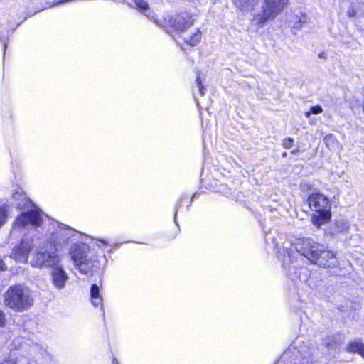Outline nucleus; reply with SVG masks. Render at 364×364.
Here are the masks:
<instances>
[{"label": "nucleus", "mask_w": 364, "mask_h": 364, "mask_svg": "<svg viewBox=\"0 0 364 364\" xmlns=\"http://www.w3.org/2000/svg\"><path fill=\"white\" fill-rule=\"evenodd\" d=\"M69 277L63 266L59 264L52 268L50 280L53 285L58 290L63 289L68 282Z\"/></svg>", "instance_id": "nucleus-11"}, {"label": "nucleus", "mask_w": 364, "mask_h": 364, "mask_svg": "<svg viewBox=\"0 0 364 364\" xmlns=\"http://www.w3.org/2000/svg\"><path fill=\"white\" fill-rule=\"evenodd\" d=\"M282 156H283L284 157H285V156H287V153H285V152H284V153H283Z\"/></svg>", "instance_id": "nucleus-34"}, {"label": "nucleus", "mask_w": 364, "mask_h": 364, "mask_svg": "<svg viewBox=\"0 0 364 364\" xmlns=\"http://www.w3.org/2000/svg\"><path fill=\"white\" fill-rule=\"evenodd\" d=\"M43 215L39 210L33 209L21 214L14 224V231L21 228L38 227L43 223Z\"/></svg>", "instance_id": "nucleus-8"}, {"label": "nucleus", "mask_w": 364, "mask_h": 364, "mask_svg": "<svg viewBox=\"0 0 364 364\" xmlns=\"http://www.w3.org/2000/svg\"><path fill=\"white\" fill-rule=\"evenodd\" d=\"M325 344H326V346L327 347H331L332 348H335L336 347V345H337L336 342H333V343L326 342Z\"/></svg>", "instance_id": "nucleus-28"}, {"label": "nucleus", "mask_w": 364, "mask_h": 364, "mask_svg": "<svg viewBox=\"0 0 364 364\" xmlns=\"http://www.w3.org/2000/svg\"><path fill=\"white\" fill-rule=\"evenodd\" d=\"M302 22H303L302 19L301 18H299L298 22H296L294 24L293 28L295 29H300L301 28Z\"/></svg>", "instance_id": "nucleus-27"}, {"label": "nucleus", "mask_w": 364, "mask_h": 364, "mask_svg": "<svg viewBox=\"0 0 364 364\" xmlns=\"http://www.w3.org/2000/svg\"><path fill=\"white\" fill-rule=\"evenodd\" d=\"M196 83L197 87L198 88V91H199L200 95L201 96H203L204 95L205 87L202 85V80H201L199 75H198L197 77H196Z\"/></svg>", "instance_id": "nucleus-24"}, {"label": "nucleus", "mask_w": 364, "mask_h": 364, "mask_svg": "<svg viewBox=\"0 0 364 364\" xmlns=\"http://www.w3.org/2000/svg\"><path fill=\"white\" fill-rule=\"evenodd\" d=\"M193 23L192 16L188 13L177 14L170 19L171 26L178 33H184Z\"/></svg>", "instance_id": "nucleus-10"}, {"label": "nucleus", "mask_w": 364, "mask_h": 364, "mask_svg": "<svg viewBox=\"0 0 364 364\" xmlns=\"http://www.w3.org/2000/svg\"><path fill=\"white\" fill-rule=\"evenodd\" d=\"M235 4L242 11H248L258 2V0H233Z\"/></svg>", "instance_id": "nucleus-19"}, {"label": "nucleus", "mask_w": 364, "mask_h": 364, "mask_svg": "<svg viewBox=\"0 0 364 364\" xmlns=\"http://www.w3.org/2000/svg\"><path fill=\"white\" fill-rule=\"evenodd\" d=\"M323 112V109L321 106L319 105H316L315 106H313L311 107L310 110L309 112H306L305 113V116L306 117H309L311 114H318Z\"/></svg>", "instance_id": "nucleus-21"}, {"label": "nucleus", "mask_w": 364, "mask_h": 364, "mask_svg": "<svg viewBox=\"0 0 364 364\" xmlns=\"http://www.w3.org/2000/svg\"><path fill=\"white\" fill-rule=\"evenodd\" d=\"M6 269V266L2 259L0 258V270H4Z\"/></svg>", "instance_id": "nucleus-29"}, {"label": "nucleus", "mask_w": 364, "mask_h": 364, "mask_svg": "<svg viewBox=\"0 0 364 364\" xmlns=\"http://www.w3.org/2000/svg\"><path fill=\"white\" fill-rule=\"evenodd\" d=\"M90 300L92 305L95 307L100 306L103 309V300L100 293L99 287L97 284H92L90 288Z\"/></svg>", "instance_id": "nucleus-14"}, {"label": "nucleus", "mask_w": 364, "mask_h": 364, "mask_svg": "<svg viewBox=\"0 0 364 364\" xmlns=\"http://www.w3.org/2000/svg\"><path fill=\"white\" fill-rule=\"evenodd\" d=\"M6 44H4V51H5V50H6Z\"/></svg>", "instance_id": "nucleus-33"}, {"label": "nucleus", "mask_w": 364, "mask_h": 364, "mask_svg": "<svg viewBox=\"0 0 364 364\" xmlns=\"http://www.w3.org/2000/svg\"><path fill=\"white\" fill-rule=\"evenodd\" d=\"M295 250L286 246L284 247L283 267L287 268L300 254L312 263L323 267H333L338 264L335 254L326 250L322 245L316 243L309 238L298 239L295 243Z\"/></svg>", "instance_id": "nucleus-1"}, {"label": "nucleus", "mask_w": 364, "mask_h": 364, "mask_svg": "<svg viewBox=\"0 0 364 364\" xmlns=\"http://www.w3.org/2000/svg\"><path fill=\"white\" fill-rule=\"evenodd\" d=\"M49 243L47 242L46 247L43 246L33 255L31 264L34 267H51L60 263V258L53 246L48 247Z\"/></svg>", "instance_id": "nucleus-7"}, {"label": "nucleus", "mask_w": 364, "mask_h": 364, "mask_svg": "<svg viewBox=\"0 0 364 364\" xmlns=\"http://www.w3.org/2000/svg\"><path fill=\"white\" fill-rule=\"evenodd\" d=\"M289 4V0H264L262 12L256 14L252 20V26L263 28L269 20L274 19Z\"/></svg>", "instance_id": "nucleus-5"}, {"label": "nucleus", "mask_w": 364, "mask_h": 364, "mask_svg": "<svg viewBox=\"0 0 364 364\" xmlns=\"http://www.w3.org/2000/svg\"><path fill=\"white\" fill-rule=\"evenodd\" d=\"M77 235V232L73 228L58 222H52L50 224L47 242L56 252H60Z\"/></svg>", "instance_id": "nucleus-4"}, {"label": "nucleus", "mask_w": 364, "mask_h": 364, "mask_svg": "<svg viewBox=\"0 0 364 364\" xmlns=\"http://www.w3.org/2000/svg\"><path fill=\"white\" fill-rule=\"evenodd\" d=\"M97 241L103 245L107 244V242L105 240H97Z\"/></svg>", "instance_id": "nucleus-31"}, {"label": "nucleus", "mask_w": 364, "mask_h": 364, "mask_svg": "<svg viewBox=\"0 0 364 364\" xmlns=\"http://www.w3.org/2000/svg\"><path fill=\"white\" fill-rule=\"evenodd\" d=\"M5 315L3 311L0 310V326H3L5 324Z\"/></svg>", "instance_id": "nucleus-26"}, {"label": "nucleus", "mask_w": 364, "mask_h": 364, "mask_svg": "<svg viewBox=\"0 0 364 364\" xmlns=\"http://www.w3.org/2000/svg\"><path fill=\"white\" fill-rule=\"evenodd\" d=\"M90 247L85 243L77 244L70 251L71 259L80 272L90 274L92 272V258L89 256Z\"/></svg>", "instance_id": "nucleus-6"}, {"label": "nucleus", "mask_w": 364, "mask_h": 364, "mask_svg": "<svg viewBox=\"0 0 364 364\" xmlns=\"http://www.w3.org/2000/svg\"><path fill=\"white\" fill-rule=\"evenodd\" d=\"M0 364H23V360H17L16 358H14V355L11 354Z\"/></svg>", "instance_id": "nucleus-22"}, {"label": "nucleus", "mask_w": 364, "mask_h": 364, "mask_svg": "<svg viewBox=\"0 0 364 364\" xmlns=\"http://www.w3.org/2000/svg\"><path fill=\"white\" fill-rule=\"evenodd\" d=\"M113 364H118L117 360L116 359H114L112 361Z\"/></svg>", "instance_id": "nucleus-32"}, {"label": "nucleus", "mask_w": 364, "mask_h": 364, "mask_svg": "<svg viewBox=\"0 0 364 364\" xmlns=\"http://www.w3.org/2000/svg\"><path fill=\"white\" fill-rule=\"evenodd\" d=\"M347 350L350 353H358L364 358V343L360 340H355L347 346Z\"/></svg>", "instance_id": "nucleus-16"}, {"label": "nucleus", "mask_w": 364, "mask_h": 364, "mask_svg": "<svg viewBox=\"0 0 364 364\" xmlns=\"http://www.w3.org/2000/svg\"><path fill=\"white\" fill-rule=\"evenodd\" d=\"M7 220V210L4 206H0V228Z\"/></svg>", "instance_id": "nucleus-23"}, {"label": "nucleus", "mask_w": 364, "mask_h": 364, "mask_svg": "<svg viewBox=\"0 0 364 364\" xmlns=\"http://www.w3.org/2000/svg\"><path fill=\"white\" fill-rule=\"evenodd\" d=\"M361 6L359 4H351L346 11L347 16L350 18L358 16V11L361 9Z\"/></svg>", "instance_id": "nucleus-20"}, {"label": "nucleus", "mask_w": 364, "mask_h": 364, "mask_svg": "<svg viewBox=\"0 0 364 364\" xmlns=\"http://www.w3.org/2000/svg\"><path fill=\"white\" fill-rule=\"evenodd\" d=\"M350 228L349 223L344 218H339L334 220L331 227V234L348 232Z\"/></svg>", "instance_id": "nucleus-13"}, {"label": "nucleus", "mask_w": 364, "mask_h": 364, "mask_svg": "<svg viewBox=\"0 0 364 364\" xmlns=\"http://www.w3.org/2000/svg\"><path fill=\"white\" fill-rule=\"evenodd\" d=\"M33 247V239L24 237L20 245L13 249L11 257L16 262L25 263L28 261V255Z\"/></svg>", "instance_id": "nucleus-9"}, {"label": "nucleus", "mask_w": 364, "mask_h": 364, "mask_svg": "<svg viewBox=\"0 0 364 364\" xmlns=\"http://www.w3.org/2000/svg\"><path fill=\"white\" fill-rule=\"evenodd\" d=\"M307 202L309 208L314 212L311 215V222L315 226L319 228L331 220V207L327 197L315 192L309 196Z\"/></svg>", "instance_id": "nucleus-2"}, {"label": "nucleus", "mask_w": 364, "mask_h": 364, "mask_svg": "<svg viewBox=\"0 0 364 364\" xmlns=\"http://www.w3.org/2000/svg\"><path fill=\"white\" fill-rule=\"evenodd\" d=\"M33 299L29 289L22 285L11 287L5 295V304L16 311H23L32 306Z\"/></svg>", "instance_id": "nucleus-3"}, {"label": "nucleus", "mask_w": 364, "mask_h": 364, "mask_svg": "<svg viewBox=\"0 0 364 364\" xmlns=\"http://www.w3.org/2000/svg\"><path fill=\"white\" fill-rule=\"evenodd\" d=\"M300 272H302V273H304V274H306V273H307V272H308V270H307V269H306V268H301V269H300Z\"/></svg>", "instance_id": "nucleus-30"}, {"label": "nucleus", "mask_w": 364, "mask_h": 364, "mask_svg": "<svg viewBox=\"0 0 364 364\" xmlns=\"http://www.w3.org/2000/svg\"><path fill=\"white\" fill-rule=\"evenodd\" d=\"M12 199L14 201L11 202V203L18 208H23L26 203L29 202L26 199V196L21 191H18L12 193Z\"/></svg>", "instance_id": "nucleus-18"}, {"label": "nucleus", "mask_w": 364, "mask_h": 364, "mask_svg": "<svg viewBox=\"0 0 364 364\" xmlns=\"http://www.w3.org/2000/svg\"><path fill=\"white\" fill-rule=\"evenodd\" d=\"M129 5L130 7L137 9L141 14L156 25H161L156 18L154 11L150 8L146 0H131Z\"/></svg>", "instance_id": "nucleus-12"}, {"label": "nucleus", "mask_w": 364, "mask_h": 364, "mask_svg": "<svg viewBox=\"0 0 364 364\" xmlns=\"http://www.w3.org/2000/svg\"><path fill=\"white\" fill-rule=\"evenodd\" d=\"M294 139L292 138H287L283 141L282 145L285 149H289L292 144H293Z\"/></svg>", "instance_id": "nucleus-25"}, {"label": "nucleus", "mask_w": 364, "mask_h": 364, "mask_svg": "<svg viewBox=\"0 0 364 364\" xmlns=\"http://www.w3.org/2000/svg\"><path fill=\"white\" fill-rule=\"evenodd\" d=\"M182 33L184 41L191 46H196L201 39V33L198 28H194L190 34Z\"/></svg>", "instance_id": "nucleus-15"}, {"label": "nucleus", "mask_w": 364, "mask_h": 364, "mask_svg": "<svg viewBox=\"0 0 364 364\" xmlns=\"http://www.w3.org/2000/svg\"><path fill=\"white\" fill-rule=\"evenodd\" d=\"M291 153L295 154L296 153V151H292Z\"/></svg>", "instance_id": "nucleus-35"}, {"label": "nucleus", "mask_w": 364, "mask_h": 364, "mask_svg": "<svg viewBox=\"0 0 364 364\" xmlns=\"http://www.w3.org/2000/svg\"><path fill=\"white\" fill-rule=\"evenodd\" d=\"M323 141L326 147L331 151H338L341 148L340 143L337 140L336 137L332 134L326 135Z\"/></svg>", "instance_id": "nucleus-17"}]
</instances>
